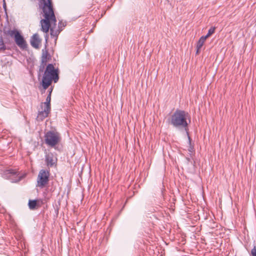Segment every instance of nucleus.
<instances>
[{"mask_svg":"<svg viewBox=\"0 0 256 256\" xmlns=\"http://www.w3.org/2000/svg\"><path fill=\"white\" fill-rule=\"evenodd\" d=\"M51 58V56L48 53V51L46 49H43L42 50V60H41V66L40 68V71H42V69L44 68V66L46 65V64L48 60Z\"/></svg>","mask_w":256,"mask_h":256,"instance_id":"8","label":"nucleus"},{"mask_svg":"<svg viewBox=\"0 0 256 256\" xmlns=\"http://www.w3.org/2000/svg\"><path fill=\"white\" fill-rule=\"evenodd\" d=\"M188 142H189V144H190V148H188V151L190 152H192L194 150V147H193V146H192L191 138L188 135Z\"/></svg>","mask_w":256,"mask_h":256,"instance_id":"19","label":"nucleus"},{"mask_svg":"<svg viewBox=\"0 0 256 256\" xmlns=\"http://www.w3.org/2000/svg\"><path fill=\"white\" fill-rule=\"evenodd\" d=\"M39 8L42 10L44 19L40 20L41 30L44 32H48L50 28V22L56 24V20L51 0H40Z\"/></svg>","mask_w":256,"mask_h":256,"instance_id":"1","label":"nucleus"},{"mask_svg":"<svg viewBox=\"0 0 256 256\" xmlns=\"http://www.w3.org/2000/svg\"><path fill=\"white\" fill-rule=\"evenodd\" d=\"M28 205L30 210H34L40 206L37 200H29Z\"/></svg>","mask_w":256,"mask_h":256,"instance_id":"13","label":"nucleus"},{"mask_svg":"<svg viewBox=\"0 0 256 256\" xmlns=\"http://www.w3.org/2000/svg\"><path fill=\"white\" fill-rule=\"evenodd\" d=\"M50 100L51 96L50 94H48L46 97V102H42L41 104L42 108V107H46L50 109Z\"/></svg>","mask_w":256,"mask_h":256,"instance_id":"14","label":"nucleus"},{"mask_svg":"<svg viewBox=\"0 0 256 256\" xmlns=\"http://www.w3.org/2000/svg\"><path fill=\"white\" fill-rule=\"evenodd\" d=\"M45 143L50 147H54L61 140L60 134L56 132L50 130L44 134Z\"/></svg>","mask_w":256,"mask_h":256,"instance_id":"4","label":"nucleus"},{"mask_svg":"<svg viewBox=\"0 0 256 256\" xmlns=\"http://www.w3.org/2000/svg\"><path fill=\"white\" fill-rule=\"evenodd\" d=\"M50 172L45 170H41L38 173L37 178L36 186L41 188L45 187L49 182Z\"/></svg>","mask_w":256,"mask_h":256,"instance_id":"5","label":"nucleus"},{"mask_svg":"<svg viewBox=\"0 0 256 256\" xmlns=\"http://www.w3.org/2000/svg\"><path fill=\"white\" fill-rule=\"evenodd\" d=\"M6 49V46L4 43L3 38L2 36H0V52H4Z\"/></svg>","mask_w":256,"mask_h":256,"instance_id":"15","label":"nucleus"},{"mask_svg":"<svg viewBox=\"0 0 256 256\" xmlns=\"http://www.w3.org/2000/svg\"><path fill=\"white\" fill-rule=\"evenodd\" d=\"M250 254V256H256V248L255 246H254L253 248L251 250Z\"/></svg>","mask_w":256,"mask_h":256,"instance_id":"20","label":"nucleus"},{"mask_svg":"<svg viewBox=\"0 0 256 256\" xmlns=\"http://www.w3.org/2000/svg\"><path fill=\"white\" fill-rule=\"evenodd\" d=\"M14 41L16 44L21 48L26 49L27 48L26 41L24 40L22 36L19 32L17 33L14 38Z\"/></svg>","mask_w":256,"mask_h":256,"instance_id":"7","label":"nucleus"},{"mask_svg":"<svg viewBox=\"0 0 256 256\" xmlns=\"http://www.w3.org/2000/svg\"><path fill=\"white\" fill-rule=\"evenodd\" d=\"M46 162L48 167H52L56 165L57 158L52 152L48 153L46 154Z\"/></svg>","mask_w":256,"mask_h":256,"instance_id":"6","label":"nucleus"},{"mask_svg":"<svg viewBox=\"0 0 256 256\" xmlns=\"http://www.w3.org/2000/svg\"><path fill=\"white\" fill-rule=\"evenodd\" d=\"M52 90V88H50V90H49V94H51Z\"/></svg>","mask_w":256,"mask_h":256,"instance_id":"21","label":"nucleus"},{"mask_svg":"<svg viewBox=\"0 0 256 256\" xmlns=\"http://www.w3.org/2000/svg\"><path fill=\"white\" fill-rule=\"evenodd\" d=\"M40 39L38 34H34L31 38L30 43L31 46L36 48H38L39 44L40 42Z\"/></svg>","mask_w":256,"mask_h":256,"instance_id":"11","label":"nucleus"},{"mask_svg":"<svg viewBox=\"0 0 256 256\" xmlns=\"http://www.w3.org/2000/svg\"><path fill=\"white\" fill-rule=\"evenodd\" d=\"M50 35L52 36L56 37L60 32V31L54 30L53 27L50 28Z\"/></svg>","mask_w":256,"mask_h":256,"instance_id":"17","label":"nucleus"},{"mask_svg":"<svg viewBox=\"0 0 256 256\" xmlns=\"http://www.w3.org/2000/svg\"><path fill=\"white\" fill-rule=\"evenodd\" d=\"M206 39V38L204 36H201L200 38L199 39L198 41L197 42V44H196V49H197L196 54H198L200 50L203 46Z\"/></svg>","mask_w":256,"mask_h":256,"instance_id":"12","label":"nucleus"},{"mask_svg":"<svg viewBox=\"0 0 256 256\" xmlns=\"http://www.w3.org/2000/svg\"><path fill=\"white\" fill-rule=\"evenodd\" d=\"M188 113L180 110H176L170 118V124L176 128H182L186 130L188 123L186 119Z\"/></svg>","mask_w":256,"mask_h":256,"instance_id":"3","label":"nucleus"},{"mask_svg":"<svg viewBox=\"0 0 256 256\" xmlns=\"http://www.w3.org/2000/svg\"><path fill=\"white\" fill-rule=\"evenodd\" d=\"M17 33H19V32L16 30H10L8 32V34L12 37H14V38H16V35Z\"/></svg>","mask_w":256,"mask_h":256,"instance_id":"18","label":"nucleus"},{"mask_svg":"<svg viewBox=\"0 0 256 256\" xmlns=\"http://www.w3.org/2000/svg\"><path fill=\"white\" fill-rule=\"evenodd\" d=\"M58 78V70L54 68L52 64H48L46 67L42 82L44 89L48 88L52 81L56 82Z\"/></svg>","mask_w":256,"mask_h":256,"instance_id":"2","label":"nucleus"},{"mask_svg":"<svg viewBox=\"0 0 256 256\" xmlns=\"http://www.w3.org/2000/svg\"><path fill=\"white\" fill-rule=\"evenodd\" d=\"M42 110L38 112L37 120L39 121H42L46 118L48 116L49 113L50 112V109L44 107V108H42Z\"/></svg>","mask_w":256,"mask_h":256,"instance_id":"10","label":"nucleus"},{"mask_svg":"<svg viewBox=\"0 0 256 256\" xmlns=\"http://www.w3.org/2000/svg\"><path fill=\"white\" fill-rule=\"evenodd\" d=\"M6 174L8 175L9 177L14 176L15 179L12 180V182H20L22 178V176H20L19 172L17 170L13 169H9L6 170Z\"/></svg>","mask_w":256,"mask_h":256,"instance_id":"9","label":"nucleus"},{"mask_svg":"<svg viewBox=\"0 0 256 256\" xmlns=\"http://www.w3.org/2000/svg\"><path fill=\"white\" fill-rule=\"evenodd\" d=\"M215 30H216V28L214 26L211 27L209 29L207 34L204 36L206 37V38H208L212 34H213Z\"/></svg>","mask_w":256,"mask_h":256,"instance_id":"16","label":"nucleus"}]
</instances>
